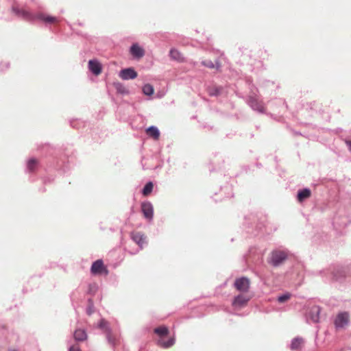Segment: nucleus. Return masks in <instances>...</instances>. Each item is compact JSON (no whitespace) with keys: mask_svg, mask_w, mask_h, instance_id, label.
<instances>
[{"mask_svg":"<svg viewBox=\"0 0 351 351\" xmlns=\"http://www.w3.org/2000/svg\"><path fill=\"white\" fill-rule=\"evenodd\" d=\"M154 332L157 334L160 338L167 336L169 334V329L165 326H162L154 329ZM175 340L173 338H170L167 341H164L162 339L158 340V345L162 348H168L174 344Z\"/></svg>","mask_w":351,"mask_h":351,"instance_id":"obj_1","label":"nucleus"},{"mask_svg":"<svg viewBox=\"0 0 351 351\" xmlns=\"http://www.w3.org/2000/svg\"><path fill=\"white\" fill-rule=\"evenodd\" d=\"M349 321V313L348 312H341L337 314L334 324L337 328H342L348 324Z\"/></svg>","mask_w":351,"mask_h":351,"instance_id":"obj_2","label":"nucleus"},{"mask_svg":"<svg viewBox=\"0 0 351 351\" xmlns=\"http://www.w3.org/2000/svg\"><path fill=\"white\" fill-rule=\"evenodd\" d=\"M287 254L283 251H274L271 255L270 263L275 267H277L282 264L283 261L287 258Z\"/></svg>","mask_w":351,"mask_h":351,"instance_id":"obj_3","label":"nucleus"},{"mask_svg":"<svg viewBox=\"0 0 351 351\" xmlns=\"http://www.w3.org/2000/svg\"><path fill=\"white\" fill-rule=\"evenodd\" d=\"M250 285V280L246 277H241L239 278L236 279L234 282V287L235 288L243 293H246L249 291Z\"/></svg>","mask_w":351,"mask_h":351,"instance_id":"obj_4","label":"nucleus"},{"mask_svg":"<svg viewBox=\"0 0 351 351\" xmlns=\"http://www.w3.org/2000/svg\"><path fill=\"white\" fill-rule=\"evenodd\" d=\"M91 272L93 274H105L106 275H107L108 274V271L107 268L104 266V263L101 260H97L93 263L91 267Z\"/></svg>","mask_w":351,"mask_h":351,"instance_id":"obj_5","label":"nucleus"},{"mask_svg":"<svg viewBox=\"0 0 351 351\" xmlns=\"http://www.w3.org/2000/svg\"><path fill=\"white\" fill-rule=\"evenodd\" d=\"M137 75V73L132 68L123 69L119 73L120 77L124 80L135 79Z\"/></svg>","mask_w":351,"mask_h":351,"instance_id":"obj_6","label":"nucleus"},{"mask_svg":"<svg viewBox=\"0 0 351 351\" xmlns=\"http://www.w3.org/2000/svg\"><path fill=\"white\" fill-rule=\"evenodd\" d=\"M99 328L104 330L106 332L108 341L112 344H115V339L111 335L108 323L106 320L101 319L100 321Z\"/></svg>","mask_w":351,"mask_h":351,"instance_id":"obj_7","label":"nucleus"},{"mask_svg":"<svg viewBox=\"0 0 351 351\" xmlns=\"http://www.w3.org/2000/svg\"><path fill=\"white\" fill-rule=\"evenodd\" d=\"M131 238L141 248H143V245L146 243V237L141 232H132Z\"/></svg>","mask_w":351,"mask_h":351,"instance_id":"obj_8","label":"nucleus"},{"mask_svg":"<svg viewBox=\"0 0 351 351\" xmlns=\"http://www.w3.org/2000/svg\"><path fill=\"white\" fill-rule=\"evenodd\" d=\"M141 210L144 217L151 220L153 217V206L149 202H143L141 204Z\"/></svg>","mask_w":351,"mask_h":351,"instance_id":"obj_9","label":"nucleus"},{"mask_svg":"<svg viewBox=\"0 0 351 351\" xmlns=\"http://www.w3.org/2000/svg\"><path fill=\"white\" fill-rule=\"evenodd\" d=\"M249 300V297L240 294L234 298L232 302V306L234 307L241 308L245 306Z\"/></svg>","mask_w":351,"mask_h":351,"instance_id":"obj_10","label":"nucleus"},{"mask_svg":"<svg viewBox=\"0 0 351 351\" xmlns=\"http://www.w3.org/2000/svg\"><path fill=\"white\" fill-rule=\"evenodd\" d=\"M88 68L90 71L95 75H98L101 73V65L97 60H89Z\"/></svg>","mask_w":351,"mask_h":351,"instance_id":"obj_11","label":"nucleus"},{"mask_svg":"<svg viewBox=\"0 0 351 351\" xmlns=\"http://www.w3.org/2000/svg\"><path fill=\"white\" fill-rule=\"evenodd\" d=\"M131 54L136 58H141L145 55V50L138 44H134L130 47Z\"/></svg>","mask_w":351,"mask_h":351,"instance_id":"obj_12","label":"nucleus"},{"mask_svg":"<svg viewBox=\"0 0 351 351\" xmlns=\"http://www.w3.org/2000/svg\"><path fill=\"white\" fill-rule=\"evenodd\" d=\"M320 311L321 309L317 306H313L311 308L308 317L313 322L317 323L319 321Z\"/></svg>","mask_w":351,"mask_h":351,"instance_id":"obj_13","label":"nucleus"},{"mask_svg":"<svg viewBox=\"0 0 351 351\" xmlns=\"http://www.w3.org/2000/svg\"><path fill=\"white\" fill-rule=\"evenodd\" d=\"M169 56L173 60L178 61L179 62H184V58L183 57L182 54L176 49H171L170 50Z\"/></svg>","mask_w":351,"mask_h":351,"instance_id":"obj_14","label":"nucleus"},{"mask_svg":"<svg viewBox=\"0 0 351 351\" xmlns=\"http://www.w3.org/2000/svg\"><path fill=\"white\" fill-rule=\"evenodd\" d=\"M146 134L154 138V140H158L160 137V132L158 129L155 126H150L146 129Z\"/></svg>","mask_w":351,"mask_h":351,"instance_id":"obj_15","label":"nucleus"},{"mask_svg":"<svg viewBox=\"0 0 351 351\" xmlns=\"http://www.w3.org/2000/svg\"><path fill=\"white\" fill-rule=\"evenodd\" d=\"M304 344V340L302 338L297 337L293 339L291 344V348L293 350H299L302 348V346Z\"/></svg>","mask_w":351,"mask_h":351,"instance_id":"obj_16","label":"nucleus"},{"mask_svg":"<svg viewBox=\"0 0 351 351\" xmlns=\"http://www.w3.org/2000/svg\"><path fill=\"white\" fill-rule=\"evenodd\" d=\"M311 195V192L308 189H304L298 193V200L302 202L304 199L308 198Z\"/></svg>","mask_w":351,"mask_h":351,"instance_id":"obj_17","label":"nucleus"},{"mask_svg":"<svg viewBox=\"0 0 351 351\" xmlns=\"http://www.w3.org/2000/svg\"><path fill=\"white\" fill-rule=\"evenodd\" d=\"M39 19L43 20L45 23H58L59 21L56 17L48 16L44 14H40L37 16Z\"/></svg>","mask_w":351,"mask_h":351,"instance_id":"obj_18","label":"nucleus"},{"mask_svg":"<svg viewBox=\"0 0 351 351\" xmlns=\"http://www.w3.org/2000/svg\"><path fill=\"white\" fill-rule=\"evenodd\" d=\"M250 105L253 109L259 112H263L265 107L261 101H258L256 99H252L250 100Z\"/></svg>","mask_w":351,"mask_h":351,"instance_id":"obj_19","label":"nucleus"},{"mask_svg":"<svg viewBox=\"0 0 351 351\" xmlns=\"http://www.w3.org/2000/svg\"><path fill=\"white\" fill-rule=\"evenodd\" d=\"M202 64L209 69H215L217 71H220L221 69V64L218 61L214 63L211 60H205L202 61Z\"/></svg>","mask_w":351,"mask_h":351,"instance_id":"obj_20","label":"nucleus"},{"mask_svg":"<svg viewBox=\"0 0 351 351\" xmlns=\"http://www.w3.org/2000/svg\"><path fill=\"white\" fill-rule=\"evenodd\" d=\"M38 160L36 158H31L27 161V167L29 172H34L38 165Z\"/></svg>","mask_w":351,"mask_h":351,"instance_id":"obj_21","label":"nucleus"},{"mask_svg":"<svg viewBox=\"0 0 351 351\" xmlns=\"http://www.w3.org/2000/svg\"><path fill=\"white\" fill-rule=\"evenodd\" d=\"M74 338L77 341H84L86 339V333L84 330H76L74 332Z\"/></svg>","mask_w":351,"mask_h":351,"instance_id":"obj_22","label":"nucleus"},{"mask_svg":"<svg viewBox=\"0 0 351 351\" xmlns=\"http://www.w3.org/2000/svg\"><path fill=\"white\" fill-rule=\"evenodd\" d=\"M153 187H154V185L152 182H149L148 183H147L143 189V195L144 196L149 195L152 193V191L153 190Z\"/></svg>","mask_w":351,"mask_h":351,"instance_id":"obj_23","label":"nucleus"},{"mask_svg":"<svg viewBox=\"0 0 351 351\" xmlns=\"http://www.w3.org/2000/svg\"><path fill=\"white\" fill-rule=\"evenodd\" d=\"M154 91V87L149 84H145L143 87V92L146 95H152Z\"/></svg>","mask_w":351,"mask_h":351,"instance_id":"obj_24","label":"nucleus"},{"mask_svg":"<svg viewBox=\"0 0 351 351\" xmlns=\"http://www.w3.org/2000/svg\"><path fill=\"white\" fill-rule=\"evenodd\" d=\"M290 298L291 295L289 293H287L278 297V301L280 303H282L287 301L289 299H290Z\"/></svg>","mask_w":351,"mask_h":351,"instance_id":"obj_25","label":"nucleus"},{"mask_svg":"<svg viewBox=\"0 0 351 351\" xmlns=\"http://www.w3.org/2000/svg\"><path fill=\"white\" fill-rule=\"evenodd\" d=\"M21 13L27 19L32 20L34 19V16L27 11L22 10Z\"/></svg>","mask_w":351,"mask_h":351,"instance_id":"obj_26","label":"nucleus"},{"mask_svg":"<svg viewBox=\"0 0 351 351\" xmlns=\"http://www.w3.org/2000/svg\"><path fill=\"white\" fill-rule=\"evenodd\" d=\"M69 351H80V349L78 345L75 344V345L72 346L69 348Z\"/></svg>","mask_w":351,"mask_h":351,"instance_id":"obj_27","label":"nucleus"},{"mask_svg":"<svg viewBox=\"0 0 351 351\" xmlns=\"http://www.w3.org/2000/svg\"><path fill=\"white\" fill-rule=\"evenodd\" d=\"M208 94L210 95V96H213V95H216L218 94V90L217 89L215 90H213V89H209L208 90Z\"/></svg>","mask_w":351,"mask_h":351,"instance_id":"obj_28","label":"nucleus"},{"mask_svg":"<svg viewBox=\"0 0 351 351\" xmlns=\"http://www.w3.org/2000/svg\"><path fill=\"white\" fill-rule=\"evenodd\" d=\"M346 144L348 147L350 152H351V141H347Z\"/></svg>","mask_w":351,"mask_h":351,"instance_id":"obj_29","label":"nucleus"},{"mask_svg":"<svg viewBox=\"0 0 351 351\" xmlns=\"http://www.w3.org/2000/svg\"><path fill=\"white\" fill-rule=\"evenodd\" d=\"M88 313L89 315H90V313H91V309H89V310L88 311Z\"/></svg>","mask_w":351,"mask_h":351,"instance_id":"obj_30","label":"nucleus"},{"mask_svg":"<svg viewBox=\"0 0 351 351\" xmlns=\"http://www.w3.org/2000/svg\"><path fill=\"white\" fill-rule=\"evenodd\" d=\"M12 351H16V350H12Z\"/></svg>","mask_w":351,"mask_h":351,"instance_id":"obj_31","label":"nucleus"}]
</instances>
